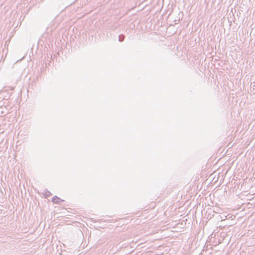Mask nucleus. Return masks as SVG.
Instances as JSON below:
<instances>
[{
  "label": "nucleus",
  "mask_w": 255,
  "mask_h": 255,
  "mask_svg": "<svg viewBox=\"0 0 255 255\" xmlns=\"http://www.w3.org/2000/svg\"><path fill=\"white\" fill-rule=\"evenodd\" d=\"M64 200L61 199L60 198L58 197L57 196H55L53 197L52 199V201L54 203H56V204H58L60 202H62Z\"/></svg>",
  "instance_id": "f257e3e1"
},
{
  "label": "nucleus",
  "mask_w": 255,
  "mask_h": 255,
  "mask_svg": "<svg viewBox=\"0 0 255 255\" xmlns=\"http://www.w3.org/2000/svg\"><path fill=\"white\" fill-rule=\"evenodd\" d=\"M125 38V36L124 34H120L119 36V41L120 42H123Z\"/></svg>",
  "instance_id": "f03ea898"
},
{
  "label": "nucleus",
  "mask_w": 255,
  "mask_h": 255,
  "mask_svg": "<svg viewBox=\"0 0 255 255\" xmlns=\"http://www.w3.org/2000/svg\"><path fill=\"white\" fill-rule=\"evenodd\" d=\"M251 88L252 89H251V92H253L254 94H255V84L253 86L251 85Z\"/></svg>",
  "instance_id": "7ed1b4c3"
},
{
  "label": "nucleus",
  "mask_w": 255,
  "mask_h": 255,
  "mask_svg": "<svg viewBox=\"0 0 255 255\" xmlns=\"http://www.w3.org/2000/svg\"><path fill=\"white\" fill-rule=\"evenodd\" d=\"M47 194H46L47 196H50L51 195V193L49 191H47Z\"/></svg>",
  "instance_id": "20e7f679"
}]
</instances>
